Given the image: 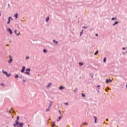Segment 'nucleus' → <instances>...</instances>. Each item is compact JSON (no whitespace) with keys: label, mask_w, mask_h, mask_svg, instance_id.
Segmentation results:
<instances>
[{"label":"nucleus","mask_w":127,"mask_h":127,"mask_svg":"<svg viewBox=\"0 0 127 127\" xmlns=\"http://www.w3.org/2000/svg\"><path fill=\"white\" fill-rule=\"evenodd\" d=\"M2 72L3 73H4V74H5V75H6V77H9V76H10V75H11L10 73L8 74L7 72L4 71V70H2Z\"/></svg>","instance_id":"f257e3e1"},{"label":"nucleus","mask_w":127,"mask_h":127,"mask_svg":"<svg viewBox=\"0 0 127 127\" xmlns=\"http://www.w3.org/2000/svg\"><path fill=\"white\" fill-rule=\"evenodd\" d=\"M25 71V66H23L22 69L21 70V72L23 73Z\"/></svg>","instance_id":"f03ea898"},{"label":"nucleus","mask_w":127,"mask_h":127,"mask_svg":"<svg viewBox=\"0 0 127 127\" xmlns=\"http://www.w3.org/2000/svg\"><path fill=\"white\" fill-rule=\"evenodd\" d=\"M7 30L8 31H9L10 34H12V31L11 30V29H10V28H8Z\"/></svg>","instance_id":"7ed1b4c3"},{"label":"nucleus","mask_w":127,"mask_h":127,"mask_svg":"<svg viewBox=\"0 0 127 127\" xmlns=\"http://www.w3.org/2000/svg\"><path fill=\"white\" fill-rule=\"evenodd\" d=\"M10 18H11V17H8V21L7 22V24H9V23H10Z\"/></svg>","instance_id":"20e7f679"},{"label":"nucleus","mask_w":127,"mask_h":127,"mask_svg":"<svg viewBox=\"0 0 127 127\" xmlns=\"http://www.w3.org/2000/svg\"><path fill=\"white\" fill-rule=\"evenodd\" d=\"M18 16V14L16 13L14 15V17H15V19H16Z\"/></svg>","instance_id":"39448f33"},{"label":"nucleus","mask_w":127,"mask_h":127,"mask_svg":"<svg viewBox=\"0 0 127 127\" xmlns=\"http://www.w3.org/2000/svg\"><path fill=\"white\" fill-rule=\"evenodd\" d=\"M18 127H23V123H20Z\"/></svg>","instance_id":"423d86ee"},{"label":"nucleus","mask_w":127,"mask_h":127,"mask_svg":"<svg viewBox=\"0 0 127 127\" xmlns=\"http://www.w3.org/2000/svg\"><path fill=\"white\" fill-rule=\"evenodd\" d=\"M17 31V30H15L14 31V33L16 35H19L20 34V33H16V31Z\"/></svg>","instance_id":"0eeeda50"},{"label":"nucleus","mask_w":127,"mask_h":127,"mask_svg":"<svg viewBox=\"0 0 127 127\" xmlns=\"http://www.w3.org/2000/svg\"><path fill=\"white\" fill-rule=\"evenodd\" d=\"M46 22H48V21H49V16L47 17L46 18Z\"/></svg>","instance_id":"6e6552de"},{"label":"nucleus","mask_w":127,"mask_h":127,"mask_svg":"<svg viewBox=\"0 0 127 127\" xmlns=\"http://www.w3.org/2000/svg\"><path fill=\"white\" fill-rule=\"evenodd\" d=\"M94 119H95L94 123H97V117L94 116Z\"/></svg>","instance_id":"1a4fd4ad"},{"label":"nucleus","mask_w":127,"mask_h":127,"mask_svg":"<svg viewBox=\"0 0 127 127\" xmlns=\"http://www.w3.org/2000/svg\"><path fill=\"white\" fill-rule=\"evenodd\" d=\"M119 23V21H116L115 23L113 25V26H115L116 24H118Z\"/></svg>","instance_id":"9d476101"},{"label":"nucleus","mask_w":127,"mask_h":127,"mask_svg":"<svg viewBox=\"0 0 127 127\" xmlns=\"http://www.w3.org/2000/svg\"><path fill=\"white\" fill-rule=\"evenodd\" d=\"M79 65H80V66H83L84 65V63L79 62Z\"/></svg>","instance_id":"9b49d317"},{"label":"nucleus","mask_w":127,"mask_h":127,"mask_svg":"<svg viewBox=\"0 0 127 127\" xmlns=\"http://www.w3.org/2000/svg\"><path fill=\"white\" fill-rule=\"evenodd\" d=\"M51 85H52V83H49L48 85H47V87L49 88V87H50V86H51Z\"/></svg>","instance_id":"f8f14e48"},{"label":"nucleus","mask_w":127,"mask_h":127,"mask_svg":"<svg viewBox=\"0 0 127 127\" xmlns=\"http://www.w3.org/2000/svg\"><path fill=\"white\" fill-rule=\"evenodd\" d=\"M50 111V106H49L47 110H46V112H49Z\"/></svg>","instance_id":"ddd939ff"},{"label":"nucleus","mask_w":127,"mask_h":127,"mask_svg":"<svg viewBox=\"0 0 127 127\" xmlns=\"http://www.w3.org/2000/svg\"><path fill=\"white\" fill-rule=\"evenodd\" d=\"M59 89L60 90H63V89H64V87H63V86H61Z\"/></svg>","instance_id":"4468645a"},{"label":"nucleus","mask_w":127,"mask_h":127,"mask_svg":"<svg viewBox=\"0 0 127 127\" xmlns=\"http://www.w3.org/2000/svg\"><path fill=\"white\" fill-rule=\"evenodd\" d=\"M99 54V51L97 50L96 52L94 53V55H97V54Z\"/></svg>","instance_id":"2eb2a0df"},{"label":"nucleus","mask_w":127,"mask_h":127,"mask_svg":"<svg viewBox=\"0 0 127 127\" xmlns=\"http://www.w3.org/2000/svg\"><path fill=\"white\" fill-rule=\"evenodd\" d=\"M11 62H12V59H9V61L8 62V63H11Z\"/></svg>","instance_id":"dca6fc26"},{"label":"nucleus","mask_w":127,"mask_h":127,"mask_svg":"<svg viewBox=\"0 0 127 127\" xmlns=\"http://www.w3.org/2000/svg\"><path fill=\"white\" fill-rule=\"evenodd\" d=\"M77 91H78V88H75V89L74 90V93H76V92H77Z\"/></svg>","instance_id":"f3484780"},{"label":"nucleus","mask_w":127,"mask_h":127,"mask_svg":"<svg viewBox=\"0 0 127 127\" xmlns=\"http://www.w3.org/2000/svg\"><path fill=\"white\" fill-rule=\"evenodd\" d=\"M83 31H84L83 30H82L81 32H80V36H81V35H82V34H83Z\"/></svg>","instance_id":"a211bd4d"},{"label":"nucleus","mask_w":127,"mask_h":127,"mask_svg":"<svg viewBox=\"0 0 127 127\" xmlns=\"http://www.w3.org/2000/svg\"><path fill=\"white\" fill-rule=\"evenodd\" d=\"M53 42H54L55 43H56L57 44H58V41L56 42L55 40H53Z\"/></svg>","instance_id":"6ab92c4d"},{"label":"nucleus","mask_w":127,"mask_h":127,"mask_svg":"<svg viewBox=\"0 0 127 127\" xmlns=\"http://www.w3.org/2000/svg\"><path fill=\"white\" fill-rule=\"evenodd\" d=\"M81 96H82V97H86V95H85V94H83V93H81Z\"/></svg>","instance_id":"aec40b11"},{"label":"nucleus","mask_w":127,"mask_h":127,"mask_svg":"<svg viewBox=\"0 0 127 127\" xmlns=\"http://www.w3.org/2000/svg\"><path fill=\"white\" fill-rule=\"evenodd\" d=\"M25 74H27L28 75H30V73L28 72H25Z\"/></svg>","instance_id":"412c9836"},{"label":"nucleus","mask_w":127,"mask_h":127,"mask_svg":"<svg viewBox=\"0 0 127 127\" xmlns=\"http://www.w3.org/2000/svg\"><path fill=\"white\" fill-rule=\"evenodd\" d=\"M15 79H17V78H18V75L17 74H16L15 75Z\"/></svg>","instance_id":"4be33fe9"},{"label":"nucleus","mask_w":127,"mask_h":127,"mask_svg":"<svg viewBox=\"0 0 127 127\" xmlns=\"http://www.w3.org/2000/svg\"><path fill=\"white\" fill-rule=\"evenodd\" d=\"M26 71H28V72H29L30 71V68L26 69Z\"/></svg>","instance_id":"5701e85b"},{"label":"nucleus","mask_w":127,"mask_h":127,"mask_svg":"<svg viewBox=\"0 0 127 127\" xmlns=\"http://www.w3.org/2000/svg\"><path fill=\"white\" fill-rule=\"evenodd\" d=\"M43 52H44V53H46V52H47L46 50H45V49L43 50Z\"/></svg>","instance_id":"b1692460"},{"label":"nucleus","mask_w":127,"mask_h":127,"mask_svg":"<svg viewBox=\"0 0 127 127\" xmlns=\"http://www.w3.org/2000/svg\"><path fill=\"white\" fill-rule=\"evenodd\" d=\"M106 83H109V79H106Z\"/></svg>","instance_id":"393cba45"},{"label":"nucleus","mask_w":127,"mask_h":127,"mask_svg":"<svg viewBox=\"0 0 127 127\" xmlns=\"http://www.w3.org/2000/svg\"><path fill=\"white\" fill-rule=\"evenodd\" d=\"M0 86H3V87L4 86V84L3 83H1Z\"/></svg>","instance_id":"a878e982"},{"label":"nucleus","mask_w":127,"mask_h":127,"mask_svg":"<svg viewBox=\"0 0 127 127\" xmlns=\"http://www.w3.org/2000/svg\"><path fill=\"white\" fill-rule=\"evenodd\" d=\"M17 121H18V120H16V121H15V123H16L15 124H16V125H18V123H19V122H17Z\"/></svg>","instance_id":"bb28decb"},{"label":"nucleus","mask_w":127,"mask_h":127,"mask_svg":"<svg viewBox=\"0 0 127 127\" xmlns=\"http://www.w3.org/2000/svg\"><path fill=\"white\" fill-rule=\"evenodd\" d=\"M54 125H55L54 122H53L52 127H54Z\"/></svg>","instance_id":"cd10ccee"},{"label":"nucleus","mask_w":127,"mask_h":127,"mask_svg":"<svg viewBox=\"0 0 127 127\" xmlns=\"http://www.w3.org/2000/svg\"><path fill=\"white\" fill-rule=\"evenodd\" d=\"M104 62H106V58H104L103 59Z\"/></svg>","instance_id":"c85d7f7f"},{"label":"nucleus","mask_w":127,"mask_h":127,"mask_svg":"<svg viewBox=\"0 0 127 127\" xmlns=\"http://www.w3.org/2000/svg\"><path fill=\"white\" fill-rule=\"evenodd\" d=\"M90 76H91V78H93V76H94V74H90Z\"/></svg>","instance_id":"c756f323"},{"label":"nucleus","mask_w":127,"mask_h":127,"mask_svg":"<svg viewBox=\"0 0 127 127\" xmlns=\"http://www.w3.org/2000/svg\"><path fill=\"white\" fill-rule=\"evenodd\" d=\"M115 17H113V18H112L111 19V20H115Z\"/></svg>","instance_id":"7c9ffc66"},{"label":"nucleus","mask_w":127,"mask_h":127,"mask_svg":"<svg viewBox=\"0 0 127 127\" xmlns=\"http://www.w3.org/2000/svg\"><path fill=\"white\" fill-rule=\"evenodd\" d=\"M83 28H88V27L83 26Z\"/></svg>","instance_id":"2f4dec72"},{"label":"nucleus","mask_w":127,"mask_h":127,"mask_svg":"<svg viewBox=\"0 0 127 127\" xmlns=\"http://www.w3.org/2000/svg\"><path fill=\"white\" fill-rule=\"evenodd\" d=\"M22 81H23V82L24 83H25V82H26L25 80H24V79H23Z\"/></svg>","instance_id":"473e14b6"},{"label":"nucleus","mask_w":127,"mask_h":127,"mask_svg":"<svg viewBox=\"0 0 127 127\" xmlns=\"http://www.w3.org/2000/svg\"><path fill=\"white\" fill-rule=\"evenodd\" d=\"M59 113L60 114V115H61V111L59 110Z\"/></svg>","instance_id":"72a5a7b5"},{"label":"nucleus","mask_w":127,"mask_h":127,"mask_svg":"<svg viewBox=\"0 0 127 127\" xmlns=\"http://www.w3.org/2000/svg\"><path fill=\"white\" fill-rule=\"evenodd\" d=\"M59 121H60V120H61V117H59Z\"/></svg>","instance_id":"f704fd0d"},{"label":"nucleus","mask_w":127,"mask_h":127,"mask_svg":"<svg viewBox=\"0 0 127 127\" xmlns=\"http://www.w3.org/2000/svg\"><path fill=\"white\" fill-rule=\"evenodd\" d=\"M19 117L18 116L17 117V121H18V120H19Z\"/></svg>","instance_id":"c9c22d12"},{"label":"nucleus","mask_w":127,"mask_h":127,"mask_svg":"<svg viewBox=\"0 0 127 127\" xmlns=\"http://www.w3.org/2000/svg\"><path fill=\"white\" fill-rule=\"evenodd\" d=\"M109 82H112V80H111L110 79H108Z\"/></svg>","instance_id":"e433bc0d"},{"label":"nucleus","mask_w":127,"mask_h":127,"mask_svg":"<svg viewBox=\"0 0 127 127\" xmlns=\"http://www.w3.org/2000/svg\"><path fill=\"white\" fill-rule=\"evenodd\" d=\"M51 106H52V103H51V104H50L49 107H51Z\"/></svg>","instance_id":"4c0bfd02"},{"label":"nucleus","mask_w":127,"mask_h":127,"mask_svg":"<svg viewBox=\"0 0 127 127\" xmlns=\"http://www.w3.org/2000/svg\"><path fill=\"white\" fill-rule=\"evenodd\" d=\"M84 125H88L87 123H84Z\"/></svg>","instance_id":"58836bf2"},{"label":"nucleus","mask_w":127,"mask_h":127,"mask_svg":"<svg viewBox=\"0 0 127 127\" xmlns=\"http://www.w3.org/2000/svg\"><path fill=\"white\" fill-rule=\"evenodd\" d=\"M126 50V48H123V50Z\"/></svg>","instance_id":"ea45409f"},{"label":"nucleus","mask_w":127,"mask_h":127,"mask_svg":"<svg viewBox=\"0 0 127 127\" xmlns=\"http://www.w3.org/2000/svg\"><path fill=\"white\" fill-rule=\"evenodd\" d=\"M28 58H29V57H27L26 58V60H27V59H28Z\"/></svg>","instance_id":"a19ab883"},{"label":"nucleus","mask_w":127,"mask_h":127,"mask_svg":"<svg viewBox=\"0 0 127 127\" xmlns=\"http://www.w3.org/2000/svg\"><path fill=\"white\" fill-rule=\"evenodd\" d=\"M9 58H10V59H11V56H9Z\"/></svg>","instance_id":"79ce46f5"},{"label":"nucleus","mask_w":127,"mask_h":127,"mask_svg":"<svg viewBox=\"0 0 127 127\" xmlns=\"http://www.w3.org/2000/svg\"><path fill=\"white\" fill-rule=\"evenodd\" d=\"M65 105H68V103H64Z\"/></svg>","instance_id":"37998d69"},{"label":"nucleus","mask_w":127,"mask_h":127,"mask_svg":"<svg viewBox=\"0 0 127 127\" xmlns=\"http://www.w3.org/2000/svg\"><path fill=\"white\" fill-rule=\"evenodd\" d=\"M16 124H13V126H14V127H15V125H16Z\"/></svg>","instance_id":"c03bdc74"},{"label":"nucleus","mask_w":127,"mask_h":127,"mask_svg":"<svg viewBox=\"0 0 127 127\" xmlns=\"http://www.w3.org/2000/svg\"><path fill=\"white\" fill-rule=\"evenodd\" d=\"M95 36H98V34H96Z\"/></svg>","instance_id":"a18cd8bd"},{"label":"nucleus","mask_w":127,"mask_h":127,"mask_svg":"<svg viewBox=\"0 0 127 127\" xmlns=\"http://www.w3.org/2000/svg\"><path fill=\"white\" fill-rule=\"evenodd\" d=\"M98 93H100V91L99 90H97Z\"/></svg>","instance_id":"49530a36"},{"label":"nucleus","mask_w":127,"mask_h":127,"mask_svg":"<svg viewBox=\"0 0 127 127\" xmlns=\"http://www.w3.org/2000/svg\"><path fill=\"white\" fill-rule=\"evenodd\" d=\"M99 87H100V85H98V86H97V88Z\"/></svg>","instance_id":"de8ad7c7"},{"label":"nucleus","mask_w":127,"mask_h":127,"mask_svg":"<svg viewBox=\"0 0 127 127\" xmlns=\"http://www.w3.org/2000/svg\"><path fill=\"white\" fill-rule=\"evenodd\" d=\"M0 16H1V14H0Z\"/></svg>","instance_id":"09e8293b"},{"label":"nucleus","mask_w":127,"mask_h":127,"mask_svg":"<svg viewBox=\"0 0 127 127\" xmlns=\"http://www.w3.org/2000/svg\"><path fill=\"white\" fill-rule=\"evenodd\" d=\"M123 54H125V52H123Z\"/></svg>","instance_id":"8fccbe9b"},{"label":"nucleus","mask_w":127,"mask_h":127,"mask_svg":"<svg viewBox=\"0 0 127 127\" xmlns=\"http://www.w3.org/2000/svg\"><path fill=\"white\" fill-rule=\"evenodd\" d=\"M50 120H51V119H49V120H48V121L49 122V121H50Z\"/></svg>","instance_id":"3c124183"},{"label":"nucleus","mask_w":127,"mask_h":127,"mask_svg":"<svg viewBox=\"0 0 127 127\" xmlns=\"http://www.w3.org/2000/svg\"><path fill=\"white\" fill-rule=\"evenodd\" d=\"M109 120L108 119H106V121H108Z\"/></svg>","instance_id":"603ef678"},{"label":"nucleus","mask_w":127,"mask_h":127,"mask_svg":"<svg viewBox=\"0 0 127 127\" xmlns=\"http://www.w3.org/2000/svg\"><path fill=\"white\" fill-rule=\"evenodd\" d=\"M57 122H59V120H57Z\"/></svg>","instance_id":"864d4df0"},{"label":"nucleus","mask_w":127,"mask_h":127,"mask_svg":"<svg viewBox=\"0 0 127 127\" xmlns=\"http://www.w3.org/2000/svg\"><path fill=\"white\" fill-rule=\"evenodd\" d=\"M126 87H127V84L126 85Z\"/></svg>","instance_id":"5fc2aeb1"},{"label":"nucleus","mask_w":127,"mask_h":127,"mask_svg":"<svg viewBox=\"0 0 127 127\" xmlns=\"http://www.w3.org/2000/svg\"><path fill=\"white\" fill-rule=\"evenodd\" d=\"M7 46H8V45H7Z\"/></svg>","instance_id":"6e6d98bb"},{"label":"nucleus","mask_w":127,"mask_h":127,"mask_svg":"<svg viewBox=\"0 0 127 127\" xmlns=\"http://www.w3.org/2000/svg\"><path fill=\"white\" fill-rule=\"evenodd\" d=\"M20 78H21V77H20Z\"/></svg>","instance_id":"4d7b16f0"}]
</instances>
